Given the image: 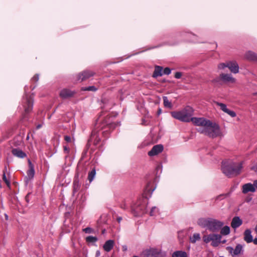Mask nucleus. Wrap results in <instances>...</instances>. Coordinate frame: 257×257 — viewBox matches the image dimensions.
<instances>
[{
    "label": "nucleus",
    "mask_w": 257,
    "mask_h": 257,
    "mask_svg": "<svg viewBox=\"0 0 257 257\" xmlns=\"http://www.w3.org/2000/svg\"><path fill=\"white\" fill-rule=\"evenodd\" d=\"M200 239V236L199 233H194L192 236L190 237L191 242L195 243L196 241Z\"/></svg>",
    "instance_id": "c756f323"
},
{
    "label": "nucleus",
    "mask_w": 257,
    "mask_h": 257,
    "mask_svg": "<svg viewBox=\"0 0 257 257\" xmlns=\"http://www.w3.org/2000/svg\"><path fill=\"white\" fill-rule=\"evenodd\" d=\"M228 68L233 73L236 74L239 72V66L234 61H228Z\"/></svg>",
    "instance_id": "2eb2a0df"
},
{
    "label": "nucleus",
    "mask_w": 257,
    "mask_h": 257,
    "mask_svg": "<svg viewBox=\"0 0 257 257\" xmlns=\"http://www.w3.org/2000/svg\"><path fill=\"white\" fill-rule=\"evenodd\" d=\"M163 103L164 106L167 108H172L173 107V105L170 102L169 99H168V97L167 96H163Z\"/></svg>",
    "instance_id": "bb28decb"
},
{
    "label": "nucleus",
    "mask_w": 257,
    "mask_h": 257,
    "mask_svg": "<svg viewBox=\"0 0 257 257\" xmlns=\"http://www.w3.org/2000/svg\"><path fill=\"white\" fill-rule=\"evenodd\" d=\"M97 90V88H96L94 86H91L88 87H85L82 88V90L83 91H95Z\"/></svg>",
    "instance_id": "2f4dec72"
},
{
    "label": "nucleus",
    "mask_w": 257,
    "mask_h": 257,
    "mask_svg": "<svg viewBox=\"0 0 257 257\" xmlns=\"http://www.w3.org/2000/svg\"><path fill=\"white\" fill-rule=\"evenodd\" d=\"M221 81L220 78V74L218 77H216L212 80V82L214 83H218L220 81Z\"/></svg>",
    "instance_id": "ea45409f"
},
{
    "label": "nucleus",
    "mask_w": 257,
    "mask_h": 257,
    "mask_svg": "<svg viewBox=\"0 0 257 257\" xmlns=\"http://www.w3.org/2000/svg\"><path fill=\"white\" fill-rule=\"evenodd\" d=\"M147 200L141 199L132 206V210L135 216H139L146 212Z\"/></svg>",
    "instance_id": "39448f33"
},
{
    "label": "nucleus",
    "mask_w": 257,
    "mask_h": 257,
    "mask_svg": "<svg viewBox=\"0 0 257 257\" xmlns=\"http://www.w3.org/2000/svg\"><path fill=\"white\" fill-rule=\"evenodd\" d=\"M114 242L113 240H107L103 245V249L107 252L110 251L114 246Z\"/></svg>",
    "instance_id": "aec40b11"
},
{
    "label": "nucleus",
    "mask_w": 257,
    "mask_h": 257,
    "mask_svg": "<svg viewBox=\"0 0 257 257\" xmlns=\"http://www.w3.org/2000/svg\"><path fill=\"white\" fill-rule=\"evenodd\" d=\"M64 140L66 142L69 143L71 141V138L70 136H65L64 137Z\"/></svg>",
    "instance_id": "c03bdc74"
},
{
    "label": "nucleus",
    "mask_w": 257,
    "mask_h": 257,
    "mask_svg": "<svg viewBox=\"0 0 257 257\" xmlns=\"http://www.w3.org/2000/svg\"><path fill=\"white\" fill-rule=\"evenodd\" d=\"M6 219H8V215H6Z\"/></svg>",
    "instance_id": "052dcab7"
},
{
    "label": "nucleus",
    "mask_w": 257,
    "mask_h": 257,
    "mask_svg": "<svg viewBox=\"0 0 257 257\" xmlns=\"http://www.w3.org/2000/svg\"><path fill=\"white\" fill-rule=\"evenodd\" d=\"M86 240L88 242H95L97 240V238L96 237L89 236L86 237Z\"/></svg>",
    "instance_id": "72a5a7b5"
},
{
    "label": "nucleus",
    "mask_w": 257,
    "mask_h": 257,
    "mask_svg": "<svg viewBox=\"0 0 257 257\" xmlns=\"http://www.w3.org/2000/svg\"><path fill=\"white\" fill-rule=\"evenodd\" d=\"M117 221H118V222H120V221L121 220V217H118V218H117Z\"/></svg>",
    "instance_id": "603ef678"
},
{
    "label": "nucleus",
    "mask_w": 257,
    "mask_h": 257,
    "mask_svg": "<svg viewBox=\"0 0 257 257\" xmlns=\"http://www.w3.org/2000/svg\"><path fill=\"white\" fill-rule=\"evenodd\" d=\"M254 230H255V232H256V234H257V224H256V227H255Z\"/></svg>",
    "instance_id": "4d7b16f0"
},
{
    "label": "nucleus",
    "mask_w": 257,
    "mask_h": 257,
    "mask_svg": "<svg viewBox=\"0 0 257 257\" xmlns=\"http://www.w3.org/2000/svg\"><path fill=\"white\" fill-rule=\"evenodd\" d=\"M40 127H41V125H38L37 126V128H40Z\"/></svg>",
    "instance_id": "13d9d810"
},
{
    "label": "nucleus",
    "mask_w": 257,
    "mask_h": 257,
    "mask_svg": "<svg viewBox=\"0 0 257 257\" xmlns=\"http://www.w3.org/2000/svg\"><path fill=\"white\" fill-rule=\"evenodd\" d=\"M254 94V95H257V92H256V93H255Z\"/></svg>",
    "instance_id": "e2e57ef3"
},
{
    "label": "nucleus",
    "mask_w": 257,
    "mask_h": 257,
    "mask_svg": "<svg viewBox=\"0 0 257 257\" xmlns=\"http://www.w3.org/2000/svg\"><path fill=\"white\" fill-rule=\"evenodd\" d=\"M122 248H123V250L124 251L126 250V249H127V247H126V246H123L122 247Z\"/></svg>",
    "instance_id": "864d4df0"
},
{
    "label": "nucleus",
    "mask_w": 257,
    "mask_h": 257,
    "mask_svg": "<svg viewBox=\"0 0 257 257\" xmlns=\"http://www.w3.org/2000/svg\"><path fill=\"white\" fill-rule=\"evenodd\" d=\"M245 57L246 59L249 60H255L257 59V56L254 52L251 51L247 52L245 55Z\"/></svg>",
    "instance_id": "393cba45"
},
{
    "label": "nucleus",
    "mask_w": 257,
    "mask_h": 257,
    "mask_svg": "<svg viewBox=\"0 0 257 257\" xmlns=\"http://www.w3.org/2000/svg\"><path fill=\"white\" fill-rule=\"evenodd\" d=\"M221 236L219 234L211 233L209 235H204L203 236V240L204 242L207 243L212 241V245L213 246L217 245L220 242Z\"/></svg>",
    "instance_id": "0eeeda50"
},
{
    "label": "nucleus",
    "mask_w": 257,
    "mask_h": 257,
    "mask_svg": "<svg viewBox=\"0 0 257 257\" xmlns=\"http://www.w3.org/2000/svg\"><path fill=\"white\" fill-rule=\"evenodd\" d=\"M255 191V188L253 184L250 183H246L242 186V192L243 194H246L249 192H254Z\"/></svg>",
    "instance_id": "dca6fc26"
},
{
    "label": "nucleus",
    "mask_w": 257,
    "mask_h": 257,
    "mask_svg": "<svg viewBox=\"0 0 257 257\" xmlns=\"http://www.w3.org/2000/svg\"><path fill=\"white\" fill-rule=\"evenodd\" d=\"M216 104L218 106H220V109H221L222 111H223L224 112H225L226 111L227 109H228V108H227L226 105L225 104H224V103H220V102H216Z\"/></svg>",
    "instance_id": "473e14b6"
},
{
    "label": "nucleus",
    "mask_w": 257,
    "mask_h": 257,
    "mask_svg": "<svg viewBox=\"0 0 257 257\" xmlns=\"http://www.w3.org/2000/svg\"><path fill=\"white\" fill-rule=\"evenodd\" d=\"M252 241L255 244L257 245V238H255L254 239H253Z\"/></svg>",
    "instance_id": "8fccbe9b"
},
{
    "label": "nucleus",
    "mask_w": 257,
    "mask_h": 257,
    "mask_svg": "<svg viewBox=\"0 0 257 257\" xmlns=\"http://www.w3.org/2000/svg\"><path fill=\"white\" fill-rule=\"evenodd\" d=\"M220 233L222 235H226L230 233V228L228 226H225L221 229Z\"/></svg>",
    "instance_id": "cd10ccee"
},
{
    "label": "nucleus",
    "mask_w": 257,
    "mask_h": 257,
    "mask_svg": "<svg viewBox=\"0 0 257 257\" xmlns=\"http://www.w3.org/2000/svg\"><path fill=\"white\" fill-rule=\"evenodd\" d=\"M194 109L190 106H187L180 111L171 112V116L180 121L183 122L192 121L194 123L193 119L199 117H192L193 115Z\"/></svg>",
    "instance_id": "7ed1b4c3"
},
{
    "label": "nucleus",
    "mask_w": 257,
    "mask_h": 257,
    "mask_svg": "<svg viewBox=\"0 0 257 257\" xmlns=\"http://www.w3.org/2000/svg\"><path fill=\"white\" fill-rule=\"evenodd\" d=\"M253 185H254V187L255 188V189H257V180L254 181Z\"/></svg>",
    "instance_id": "09e8293b"
},
{
    "label": "nucleus",
    "mask_w": 257,
    "mask_h": 257,
    "mask_svg": "<svg viewBox=\"0 0 257 257\" xmlns=\"http://www.w3.org/2000/svg\"><path fill=\"white\" fill-rule=\"evenodd\" d=\"M194 124L200 126L198 128V132L212 138L218 137H222V133L220 127L216 123H213L210 120L203 117L193 119Z\"/></svg>",
    "instance_id": "f257e3e1"
},
{
    "label": "nucleus",
    "mask_w": 257,
    "mask_h": 257,
    "mask_svg": "<svg viewBox=\"0 0 257 257\" xmlns=\"http://www.w3.org/2000/svg\"><path fill=\"white\" fill-rule=\"evenodd\" d=\"M166 253L157 248H150L144 252V257H165Z\"/></svg>",
    "instance_id": "423d86ee"
},
{
    "label": "nucleus",
    "mask_w": 257,
    "mask_h": 257,
    "mask_svg": "<svg viewBox=\"0 0 257 257\" xmlns=\"http://www.w3.org/2000/svg\"><path fill=\"white\" fill-rule=\"evenodd\" d=\"M243 162H234L227 160L222 162V173L227 177L231 178L238 175L241 172Z\"/></svg>",
    "instance_id": "f03ea898"
},
{
    "label": "nucleus",
    "mask_w": 257,
    "mask_h": 257,
    "mask_svg": "<svg viewBox=\"0 0 257 257\" xmlns=\"http://www.w3.org/2000/svg\"><path fill=\"white\" fill-rule=\"evenodd\" d=\"M64 151L65 153L68 154L69 152V148L67 146H64Z\"/></svg>",
    "instance_id": "49530a36"
},
{
    "label": "nucleus",
    "mask_w": 257,
    "mask_h": 257,
    "mask_svg": "<svg viewBox=\"0 0 257 257\" xmlns=\"http://www.w3.org/2000/svg\"><path fill=\"white\" fill-rule=\"evenodd\" d=\"M96 174L95 169H93L88 174V179L90 182H92Z\"/></svg>",
    "instance_id": "c85d7f7f"
},
{
    "label": "nucleus",
    "mask_w": 257,
    "mask_h": 257,
    "mask_svg": "<svg viewBox=\"0 0 257 257\" xmlns=\"http://www.w3.org/2000/svg\"><path fill=\"white\" fill-rule=\"evenodd\" d=\"M242 223V220L238 216L234 217L231 222V226L233 228H236L239 227Z\"/></svg>",
    "instance_id": "f3484780"
},
{
    "label": "nucleus",
    "mask_w": 257,
    "mask_h": 257,
    "mask_svg": "<svg viewBox=\"0 0 257 257\" xmlns=\"http://www.w3.org/2000/svg\"><path fill=\"white\" fill-rule=\"evenodd\" d=\"M12 144L14 147L21 146L23 144L22 139L20 138H16L13 140Z\"/></svg>",
    "instance_id": "a878e982"
},
{
    "label": "nucleus",
    "mask_w": 257,
    "mask_h": 257,
    "mask_svg": "<svg viewBox=\"0 0 257 257\" xmlns=\"http://www.w3.org/2000/svg\"><path fill=\"white\" fill-rule=\"evenodd\" d=\"M251 230L249 229H246L244 232V240L247 243H250L252 241L253 238L251 235Z\"/></svg>",
    "instance_id": "412c9836"
},
{
    "label": "nucleus",
    "mask_w": 257,
    "mask_h": 257,
    "mask_svg": "<svg viewBox=\"0 0 257 257\" xmlns=\"http://www.w3.org/2000/svg\"><path fill=\"white\" fill-rule=\"evenodd\" d=\"M115 125L113 123H109L106 125L105 126H102L101 129L103 130L102 132V134L105 136L106 137L107 134H108L109 132L108 131L110 129H113L115 127Z\"/></svg>",
    "instance_id": "4be33fe9"
},
{
    "label": "nucleus",
    "mask_w": 257,
    "mask_h": 257,
    "mask_svg": "<svg viewBox=\"0 0 257 257\" xmlns=\"http://www.w3.org/2000/svg\"><path fill=\"white\" fill-rule=\"evenodd\" d=\"M158 211V209L156 207H153L152 208L151 210L150 211V215L151 216L154 215L156 212Z\"/></svg>",
    "instance_id": "58836bf2"
},
{
    "label": "nucleus",
    "mask_w": 257,
    "mask_h": 257,
    "mask_svg": "<svg viewBox=\"0 0 257 257\" xmlns=\"http://www.w3.org/2000/svg\"><path fill=\"white\" fill-rule=\"evenodd\" d=\"M23 105L25 109V112L26 113H29L30 112L33 106V100L31 96H26L23 98Z\"/></svg>",
    "instance_id": "1a4fd4ad"
},
{
    "label": "nucleus",
    "mask_w": 257,
    "mask_h": 257,
    "mask_svg": "<svg viewBox=\"0 0 257 257\" xmlns=\"http://www.w3.org/2000/svg\"><path fill=\"white\" fill-rule=\"evenodd\" d=\"M3 179L4 181L6 183L7 186H9L10 185V182L6 177L5 170H4L3 172Z\"/></svg>",
    "instance_id": "c9c22d12"
},
{
    "label": "nucleus",
    "mask_w": 257,
    "mask_h": 257,
    "mask_svg": "<svg viewBox=\"0 0 257 257\" xmlns=\"http://www.w3.org/2000/svg\"><path fill=\"white\" fill-rule=\"evenodd\" d=\"M182 76V73L177 72L175 74V77L177 79H179Z\"/></svg>",
    "instance_id": "37998d69"
},
{
    "label": "nucleus",
    "mask_w": 257,
    "mask_h": 257,
    "mask_svg": "<svg viewBox=\"0 0 257 257\" xmlns=\"http://www.w3.org/2000/svg\"><path fill=\"white\" fill-rule=\"evenodd\" d=\"M121 207L124 209H125L127 208V207L126 206L125 204L121 205Z\"/></svg>",
    "instance_id": "3c124183"
},
{
    "label": "nucleus",
    "mask_w": 257,
    "mask_h": 257,
    "mask_svg": "<svg viewBox=\"0 0 257 257\" xmlns=\"http://www.w3.org/2000/svg\"><path fill=\"white\" fill-rule=\"evenodd\" d=\"M225 68H228V62L220 63L218 65V68L219 69H224Z\"/></svg>",
    "instance_id": "f704fd0d"
},
{
    "label": "nucleus",
    "mask_w": 257,
    "mask_h": 257,
    "mask_svg": "<svg viewBox=\"0 0 257 257\" xmlns=\"http://www.w3.org/2000/svg\"><path fill=\"white\" fill-rule=\"evenodd\" d=\"M100 141V139L99 137L97 132L93 131L91 135L90 138L88 140V143L90 145L92 143L94 146H97L99 143Z\"/></svg>",
    "instance_id": "4468645a"
},
{
    "label": "nucleus",
    "mask_w": 257,
    "mask_h": 257,
    "mask_svg": "<svg viewBox=\"0 0 257 257\" xmlns=\"http://www.w3.org/2000/svg\"><path fill=\"white\" fill-rule=\"evenodd\" d=\"M252 199V198L250 197H247L246 199H245V201L247 202H250Z\"/></svg>",
    "instance_id": "de8ad7c7"
},
{
    "label": "nucleus",
    "mask_w": 257,
    "mask_h": 257,
    "mask_svg": "<svg viewBox=\"0 0 257 257\" xmlns=\"http://www.w3.org/2000/svg\"><path fill=\"white\" fill-rule=\"evenodd\" d=\"M227 196V194H221L220 195H218L217 196L216 198H215V200H221L222 199V197H225Z\"/></svg>",
    "instance_id": "79ce46f5"
},
{
    "label": "nucleus",
    "mask_w": 257,
    "mask_h": 257,
    "mask_svg": "<svg viewBox=\"0 0 257 257\" xmlns=\"http://www.w3.org/2000/svg\"><path fill=\"white\" fill-rule=\"evenodd\" d=\"M39 75L36 74L34 76V77L32 78V80L37 82L39 80Z\"/></svg>",
    "instance_id": "a18cd8bd"
},
{
    "label": "nucleus",
    "mask_w": 257,
    "mask_h": 257,
    "mask_svg": "<svg viewBox=\"0 0 257 257\" xmlns=\"http://www.w3.org/2000/svg\"><path fill=\"white\" fill-rule=\"evenodd\" d=\"M171 70L168 68L166 67L164 69V70L163 71V74H166V75H169L171 73Z\"/></svg>",
    "instance_id": "4c0bfd02"
},
{
    "label": "nucleus",
    "mask_w": 257,
    "mask_h": 257,
    "mask_svg": "<svg viewBox=\"0 0 257 257\" xmlns=\"http://www.w3.org/2000/svg\"><path fill=\"white\" fill-rule=\"evenodd\" d=\"M99 254H100V252H99V251H97V252H96V255H97V256H98V255H99Z\"/></svg>",
    "instance_id": "6e6d98bb"
},
{
    "label": "nucleus",
    "mask_w": 257,
    "mask_h": 257,
    "mask_svg": "<svg viewBox=\"0 0 257 257\" xmlns=\"http://www.w3.org/2000/svg\"><path fill=\"white\" fill-rule=\"evenodd\" d=\"M225 113H227L228 114H229L230 116H231L232 117H234L236 116V113L234 111L230 110L228 109H227Z\"/></svg>",
    "instance_id": "e433bc0d"
},
{
    "label": "nucleus",
    "mask_w": 257,
    "mask_h": 257,
    "mask_svg": "<svg viewBox=\"0 0 257 257\" xmlns=\"http://www.w3.org/2000/svg\"><path fill=\"white\" fill-rule=\"evenodd\" d=\"M75 93L74 91L64 88L60 91L59 95L63 99H67L73 97Z\"/></svg>",
    "instance_id": "9b49d317"
},
{
    "label": "nucleus",
    "mask_w": 257,
    "mask_h": 257,
    "mask_svg": "<svg viewBox=\"0 0 257 257\" xmlns=\"http://www.w3.org/2000/svg\"><path fill=\"white\" fill-rule=\"evenodd\" d=\"M164 149L163 146L162 145H157L154 146L151 151L148 152V155L152 157L158 155L161 153Z\"/></svg>",
    "instance_id": "f8f14e48"
},
{
    "label": "nucleus",
    "mask_w": 257,
    "mask_h": 257,
    "mask_svg": "<svg viewBox=\"0 0 257 257\" xmlns=\"http://www.w3.org/2000/svg\"><path fill=\"white\" fill-rule=\"evenodd\" d=\"M163 75V67L159 66H156L153 75L154 77H157Z\"/></svg>",
    "instance_id": "b1692460"
},
{
    "label": "nucleus",
    "mask_w": 257,
    "mask_h": 257,
    "mask_svg": "<svg viewBox=\"0 0 257 257\" xmlns=\"http://www.w3.org/2000/svg\"><path fill=\"white\" fill-rule=\"evenodd\" d=\"M220 78L221 81L224 83H234L235 82V79L233 78L231 74H225L222 73L220 74Z\"/></svg>",
    "instance_id": "ddd939ff"
},
{
    "label": "nucleus",
    "mask_w": 257,
    "mask_h": 257,
    "mask_svg": "<svg viewBox=\"0 0 257 257\" xmlns=\"http://www.w3.org/2000/svg\"><path fill=\"white\" fill-rule=\"evenodd\" d=\"M172 257H188V254L185 251L177 250L173 252Z\"/></svg>",
    "instance_id": "5701e85b"
},
{
    "label": "nucleus",
    "mask_w": 257,
    "mask_h": 257,
    "mask_svg": "<svg viewBox=\"0 0 257 257\" xmlns=\"http://www.w3.org/2000/svg\"><path fill=\"white\" fill-rule=\"evenodd\" d=\"M29 169L27 172V176L26 178L30 180L33 178L34 176L35 170L33 164L30 160L29 161Z\"/></svg>",
    "instance_id": "6ab92c4d"
},
{
    "label": "nucleus",
    "mask_w": 257,
    "mask_h": 257,
    "mask_svg": "<svg viewBox=\"0 0 257 257\" xmlns=\"http://www.w3.org/2000/svg\"><path fill=\"white\" fill-rule=\"evenodd\" d=\"M189 35L195 36L194 34H190Z\"/></svg>",
    "instance_id": "680f3d73"
},
{
    "label": "nucleus",
    "mask_w": 257,
    "mask_h": 257,
    "mask_svg": "<svg viewBox=\"0 0 257 257\" xmlns=\"http://www.w3.org/2000/svg\"><path fill=\"white\" fill-rule=\"evenodd\" d=\"M161 113V109H159L158 111V114L159 115Z\"/></svg>",
    "instance_id": "5fc2aeb1"
},
{
    "label": "nucleus",
    "mask_w": 257,
    "mask_h": 257,
    "mask_svg": "<svg viewBox=\"0 0 257 257\" xmlns=\"http://www.w3.org/2000/svg\"><path fill=\"white\" fill-rule=\"evenodd\" d=\"M226 249L233 257L238 256L239 255H242L244 251L243 247L240 244H237L234 249L231 246H227Z\"/></svg>",
    "instance_id": "6e6552de"
},
{
    "label": "nucleus",
    "mask_w": 257,
    "mask_h": 257,
    "mask_svg": "<svg viewBox=\"0 0 257 257\" xmlns=\"http://www.w3.org/2000/svg\"><path fill=\"white\" fill-rule=\"evenodd\" d=\"M80 188L79 182L77 180H75L73 182V193H75L78 191Z\"/></svg>",
    "instance_id": "7c9ffc66"
},
{
    "label": "nucleus",
    "mask_w": 257,
    "mask_h": 257,
    "mask_svg": "<svg viewBox=\"0 0 257 257\" xmlns=\"http://www.w3.org/2000/svg\"><path fill=\"white\" fill-rule=\"evenodd\" d=\"M197 224L200 226L207 228L212 232L218 231L224 225L222 221L211 218H199L197 221Z\"/></svg>",
    "instance_id": "20e7f679"
},
{
    "label": "nucleus",
    "mask_w": 257,
    "mask_h": 257,
    "mask_svg": "<svg viewBox=\"0 0 257 257\" xmlns=\"http://www.w3.org/2000/svg\"><path fill=\"white\" fill-rule=\"evenodd\" d=\"M94 72L90 70H86L77 75V79L78 81H83L87 80L90 77L94 76Z\"/></svg>",
    "instance_id": "9d476101"
},
{
    "label": "nucleus",
    "mask_w": 257,
    "mask_h": 257,
    "mask_svg": "<svg viewBox=\"0 0 257 257\" xmlns=\"http://www.w3.org/2000/svg\"><path fill=\"white\" fill-rule=\"evenodd\" d=\"M105 229L103 230H102V233H105Z\"/></svg>",
    "instance_id": "bf43d9fd"
},
{
    "label": "nucleus",
    "mask_w": 257,
    "mask_h": 257,
    "mask_svg": "<svg viewBox=\"0 0 257 257\" xmlns=\"http://www.w3.org/2000/svg\"><path fill=\"white\" fill-rule=\"evenodd\" d=\"M83 231L87 233H91L93 232V229L90 227H86L83 229Z\"/></svg>",
    "instance_id": "a19ab883"
},
{
    "label": "nucleus",
    "mask_w": 257,
    "mask_h": 257,
    "mask_svg": "<svg viewBox=\"0 0 257 257\" xmlns=\"http://www.w3.org/2000/svg\"><path fill=\"white\" fill-rule=\"evenodd\" d=\"M12 153L14 156L19 158H24L27 156L26 154L19 149H13Z\"/></svg>",
    "instance_id": "a211bd4d"
}]
</instances>
